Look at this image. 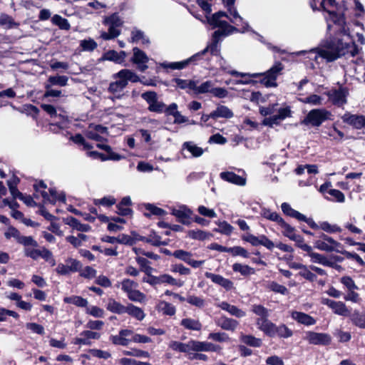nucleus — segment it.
I'll return each instance as SVG.
<instances>
[{
	"mask_svg": "<svg viewBox=\"0 0 365 365\" xmlns=\"http://www.w3.org/2000/svg\"><path fill=\"white\" fill-rule=\"evenodd\" d=\"M103 24L108 26V31L101 32V38L108 41L118 37L120 34L119 28L123 26V21L117 13L104 18Z\"/></svg>",
	"mask_w": 365,
	"mask_h": 365,
	"instance_id": "5",
	"label": "nucleus"
},
{
	"mask_svg": "<svg viewBox=\"0 0 365 365\" xmlns=\"http://www.w3.org/2000/svg\"><path fill=\"white\" fill-rule=\"evenodd\" d=\"M187 150L193 158H199L204 153V150L192 141L185 142L182 145V151Z\"/></svg>",
	"mask_w": 365,
	"mask_h": 365,
	"instance_id": "30",
	"label": "nucleus"
},
{
	"mask_svg": "<svg viewBox=\"0 0 365 365\" xmlns=\"http://www.w3.org/2000/svg\"><path fill=\"white\" fill-rule=\"evenodd\" d=\"M173 255L175 258L185 262L193 268H198L205 263V260H195L192 259V254L191 252L182 250H175L173 253Z\"/></svg>",
	"mask_w": 365,
	"mask_h": 365,
	"instance_id": "17",
	"label": "nucleus"
},
{
	"mask_svg": "<svg viewBox=\"0 0 365 365\" xmlns=\"http://www.w3.org/2000/svg\"><path fill=\"white\" fill-rule=\"evenodd\" d=\"M217 307L222 309L229 312L231 315L237 317H242L245 315V312L242 309H238L234 305H231L226 302H222L217 304Z\"/></svg>",
	"mask_w": 365,
	"mask_h": 365,
	"instance_id": "36",
	"label": "nucleus"
},
{
	"mask_svg": "<svg viewBox=\"0 0 365 365\" xmlns=\"http://www.w3.org/2000/svg\"><path fill=\"white\" fill-rule=\"evenodd\" d=\"M268 288L269 290L275 293H279L283 295L289 294V290L285 286L279 284L274 281H272L269 284Z\"/></svg>",
	"mask_w": 365,
	"mask_h": 365,
	"instance_id": "56",
	"label": "nucleus"
},
{
	"mask_svg": "<svg viewBox=\"0 0 365 365\" xmlns=\"http://www.w3.org/2000/svg\"><path fill=\"white\" fill-rule=\"evenodd\" d=\"M113 77L117 80L110 83L108 91L114 95H119L127 86L128 81L132 83L140 81V77L135 72L127 68L120 70L113 74Z\"/></svg>",
	"mask_w": 365,
	"mask_h": 365,
	"instance_id": "3",
	"label": "nucleus"
},
{
	"mask_svg": "<svg viewBox=\"0 0 365 365\" xmlns=\"http://www.w3.org/2000/svg\"><path fill=\"white\" fill-rule=\"evenodd\" d=\"M284 237H287L292 241L295 242V246L304 252H309L311 250V246L304 243V237L297 235V230L294 227H292L289 223L284 227L281 231Z\"/></svg>",
	"mask_w": 365,
	"mask_h": 365,
	"instance_id": "6",
	"label": "nucleus"
},
{
	"mask_svg": "<svg viewBox=\"0 0 365 365\" xmlns=\"http://www.w3.org/2000/svg\"><path fill=\"white\" fill-rule=\"evenodd\" d=\"M80 46L83 51H93L97 46V43L92 38L84 39L80 41Z\"/></svg>",
	"mask_w": 365,
	"mask_h": 365,
	"instance_id": "58",
	"label": "nucleus"
},
{
	"mask_svg": "<svg viewBox=\"0 0 365 365\" xmlns=\"http://www.w3.org/2000/svg\"><path fill=\"white\" fill-rule=\"evenodd\" d=\"M211 116L213 119L218 118L229 119L234 116V113L228 107L223 105H218L216 109L211 113Z\"/></svg>",
	"mask_w": 365,
	"mask_h": 365,
	"instance_id": "29",
	"label": "nucleus"
},
{
	"mask_svg": "<svg viewBox=\"0 0 365 365\" xmlns=\"http://www.w3.org/2000/svg\"><path fill=\"white\" fill-rule=\"evenodd\" d=\"M142 98L148 104V110L150 112L162 113L165 110V103L159 101L158 94L155 91H147L141 94Z\"/></svg>",
	"mask_w": 365,
	"mask_h": 365,
	"instance_id": "8",
	"label": "nucleus"
},
{
	"mask_svg": "<svg viewBox=\"0 0 365 365\" xmlns=\"http://www.w3.org/2000/svg\"><path fill=\"white\" fill-rule=\"evenodd\" d=\"M222 16H227L230 21V18H233V16L231 15L230 12L229 15H227L225 12L219 11L213 14L212 16L208 19V21L210 24L215 27H218V30H227V31H229V34H232L235 28L228 24L226 21L220 20V18Z\"/></svg>",
	"mask_w": 365,
	"mask_h": 365,
	"instance_id": "12",
	"label": "nucleus"
},
{
	"mask_svg": "<svg viewBox=\"0 0 365 365\" xmlns=\"http://www.w3.org/2000/svg\"><path fill=\"white\" fill-rule=\"evenodd\" d=\"M349 316L354 325L361 329H365V310L362 312L354 310Z\"/></svg>",
	"mask_w": 365,
	"mask_h": 365,
	"instance_id": "33",
	"label": "nucleus"
},
{
	"mask_svg": "<svg viewBox=\"0 0 365 365\" xmlns=\"http://www.w3.org/2000/svg\"><path fill=\"white\" fill-rule=\"evenodd\" d=\"M39 195L43 198L44 202L55 203L56 201H61L64 202L66 201V197L63 194L58 195L56 191L53 189L49 190L48 194L44 190L39 189L38 192L34 194L36 197H38Z\"/></svg>",
	"mask_w": 365,
	"mask_h": 365,
	"instance_id": "21",
	"label": "nucleus"
},
{
	"mask_svg": "<svg viewBox=\"0 0 365 365\" xmlns=\"http://www.w3.org/2000/svg\"><path fill=\"white\" fill-rule=\"evenodd\" d=\"M329 101L332 105L341 108L347 103V96L349 91L346 87H339V88H332L325 93Z\"/></svg>",
	"mask_w": 365,
	"mask_h": 365,
	"instance_id": "7",
	"label": "nucleus"
},
{
	"mask_svg": "<svg viewBox=\"0 0 365 365\" xmlns=\"http://www.w3.org/2000/svg\"><path fill=\"white\" fill-rule=\"evenodd\" d=\"M88 156L93 158H99L102 161H106V160H114V161H118L123 158V157L118 153H110L107 155H105L104 154H102L101 153H98L97 151H90L87 153Z\"/></svg>",
	"mask_w": 365,
	"mask_h": 365,
	"instance_id": "34",
	"label": "nucleus"
},
{
	"mask_svg": "<svg viewBox=\"0 0 365 365\" xmlns=\"http://www.w3.org/2000/svg\"><path fill=\"white\" fill-rule=\"evenodd\" d=\"M321 303L331 309L332 312L336 314L348 317L350 314L349 310L343 302H336L328 298H322Z\"/></svg>",
	"mask_w": 365,
	"mask_h": 365,
	"instance_id": "13",
	"label": "nucleus"
},
{
	"mask_svg": "<svg viewBox=\"0 0 365 365\" xmlns=\"http://www.w3.org/2000/svg\"><path fill=\"white\" fill-rule=\"evenodd\" d=\"M174 81L177 86L181 89L189 88L195 91L196 81L191 80H183L180 78H175Z\"/></svg>",
	"mask_w": 365,
	"mask_h": 365,
	"instance_id": "57",
	"label": "nucleus"
},
{
	"mask_svg": "<svg viewBox=\"0 0 365 365\" xmlns=\"http://www.w3.org/2000/svg\"><path fill=\"white\" fill-rule=\"evenodd\" d=\"M131 41L133 43H141L143 45L150 43V40L144 32L136 28L133 29L131 31Z\"/></svg>",
	"mask_w": 365,
	"mask_h": 365,
	"instance_id": "40",
	"label": "nucleus"
},
{
	"mask_svg": "<svg viewBox=\"0 0 365 365\" xmlns=\"http://www.w3.org/2000/svg\"><path fill=\"white\" fill-rule=\"evenodd\" d=\"M217 324L222 329L227 331H234L237 328L238 322L232 319L222 317L219 319Z\"/></svg>",
	"mask_w": 365,
	"mask_h": 365,
	"instance_id": "44",
	"label": "nucleus"
},
{
	"mask_svg": "<svg viewBox=\"0 0 365 365\" xmlns=\"http://www.w3.org/2000/svg\"><path fill=\"white\" fill-rule=\"evenodd\" d=\"M220 66L228 73L238 78L232 81L234 84H249L251 82V75L249 73H241L235 70H228V68L223 66L222 63H220Z\"/></svg>",
	"mask_w": 365,
	"mask_h": 365,
	"instance_id": "23",
	"label": "nucleus"
},
{
	"mask_svg": "<svg viewBox=\"0 0 365 365\" xmlns=\"http://www.w3.org/2000/svg\"><path fill=\"white\" fill-rule=\"evenodd\" d=\"M169 347L173 351L186 353L190 351V341L187 343H182L177 341H171Z\"/></svg>",
	"mask_w": 365,
	"mask_h": 365,
	"instance_id": "47",
	"label": "nucleus"
},
{
	"mask_svg": "<svg viewBox=\"0 0 365 365\" xmlns=\"http://www.w3.org/2000/svg\"><path fill=\"white\" fill-rule=\"evenodd\" d=\"M306 339L310 344L327 346L331 342V337L327 333H318L309 331L307 332Z\"/></svg>",
	"mask_w": 365,
	"mask_h": 365,
	"instance_id": "14",
	"label": "nucleus"
},
{
	"mask_svg": "<svg viewBox=\"0 0 365 365\" xmlns=\"http://www.w3.org/2000/svg\"><path fill=\"white\" fill-rule=\"evenodd\" d=\"M307 254L311 257V262L314 263H318L324 266H332L331 260L327 259V258L323 255L313 252L312 247L311 250L309 252H307Z\"/></svg>",
	"mask_w": 365,
	"mask_h": 365,
	"instance_id": "37",
	"label": "nucleus"
},
{
	"mask_svg": "<svg viewBox=\"0 0 365 365\" xmlns=\"http://www.w3.org/2000/svg\"><path fill=\"white\" fill-rule=\"evenodd\" d=\"M221 347L208 341H200L197 340H190V351L195 352L200 351H213L219 352Z\"/></svg>",
	"mask_w": 365,
	"mask_h": 365,
	"instance_id": "15",
	"label": "nucleus"
},
{
	"mask_svg": "<svg viewBox=\"0 0 365 365\" xmlns=\"http://www.w3.org/2000/svg\"><path fill=\"white\" fill-rule=\"evenodd\" d=\"M157 308L165 315L173 316L175 314V307L171 304L161 301L158 303Z\"/></svg>",
	"mask_w": 365,
	"mask_h": 365,
	"instance_id": "51",
	"label": "nucleus"
},
{
	"mask_svg": "<svg viewBox=\"0 0 365 365\" xmlns=\"http://www.w3.org/2000/svg\"><path fill=\"white\" fill-rule=\"evenodd\" d=\"M68 80V77L65 76H50L48 79L49 83L48 84L51 86L54 85L65 86L67 85Z\"/></svg>",
	"mask_w": 365,
	"mask_h": 365,
	"instance_id": "55",
	"label": "nucleus"
},
{
	"mask_svg": "<svg viewBox=\"0 0 365 365\" xmlns=\"http://www.w3.org/2000/svg\"><path fill=\"white\" fill-rule=\"evenodd\" d=\"M220 178L227 182L237 185H245L246 179L243 177L236 175L232 172H222L220 173Z\"/></svg>",
	"mask_w": 365,
	"mask_h": 365,
	"instance_id": "28",
	"label": "nucleus"
},
{
	"mask_svg": "<svg viewBox=\"0 0 365 365\" xmlns=\"http://www.w3.org/2000/svg\"><path fill=\"white\" fill-rule=\"evenodd\" d=\"M281 209H282L283 214L285 216L294 218V219L297 220L298 221L299 220V219L302 216V213L299 212V211L293 209L288 202L282 203Z\"/></svg>",
	"mask_w": 365,
	"mask_h": 365,
	"instance_id": "45",
	"label": "nucleus"
},
{
	"mask_svg": "<svg viewBox=\"0 0 365 365\" xmlns=\"http://www.w3.org/2000/svg\"><path fill=\"white\" fill-rule=\"evenodd\" d=\"M180 325L185 329L192 331H200L202 329V324L198 319L192 318H185L180 322Z\"/></svg>",
	"mask_w": 365,
	"mask_h": 365,
	"instance_id": "39",
	"label": "nucleus"
},
{
	"mask_svg": "<svg viewBox=\"0 0 365 365\" xmlns=\"http://www.w3.org/2000/svg\"><path fill=\"white\" fill-rule=\"evenodd\" d=\"M66 225H70L74 229L81 232H88L91 230V226L87 224H81L77 219L73 217H68L64 219Z\"/></svg>",
	"mask_w": 365,
	"mask_h": 365,
	"instance_id": "41",
	"label": "nucleus"
},
{
	"mask_svg": "<svg viewBox=\"0 0 365 365\" xmlns=\"http://www.w3.org/2000/svg\"><path fill=\"white\" fill-rule=\"evenodd\" d=\"M292 317L296 320L298 323L306 325V326H311L316 324V319L310 316L308 314L302 312H297L294 311L292 313Z\"/></svg>",
	"mask_w": 365,
	"mask_h": 365,
	"instance_id": "26",
	"label": "nucleus"
},
{
	"mask_svg": "<svg viewBox=\"0 0 365 365\" xmlns=\"http://www.w3.org/2000/svg\"><path fill=\"white\" fill-rule=\"evenodd\" d=\"M173 255L175 258L185 262L193 268H198L205 263V260H195L192 259V254L191 252L182 250H175L173 253Z\"/></svg>",
	"mask_w": 365,
	"mask_h": 365,
	"instance_id": "16",
	"label": "nucleus"
},
{
	"mask_svg": "<svg viewBox=\"0 0 365 365\" xmlns=\"http://www.w3.org/2000/svg\"><path fill=\"white\" fill-rule=\"evenodd\" d=\"M235 0H223L225 6L227 8L228 12L233 16V18H230L231 22L236 26H240L242 23V18L238 14L237 10L234 7V3Z\"/></svg>",
	"mask_w": 365,
	"mask_h": 365,
	"instance_id": "32",
	"label": "nucleus"
},
{
	"mask_svg": "<svg viewBox=\"0 0 365 365\" xmlns=\"http://www.w3.org/2000/svg\"><path fill=\"white\" fill-rule=\"evenodd\" d=\"M51 22L54 25L58 26L60 29L68 31L71 29V25L68 21L66 19L63 18L60 15H53L51 18Z\"/></svg>",
	"mask_w": 365,
	"mask_h": 365,
	"instance_id": "50",
	"label": "nucleus"
},
{
	"mask_svg": "<svg viewBox=\"0 0 365 365\" xmlns=\"http://www.w3.org/2000/svg\"><path fill=\"white\" fill-rule=\"evenodd\" d=\"M19 243L25 246V247H37L38 243L36 240H34L32 237L30 236H20L19 240L18 241Z\"/></svg>",
	"mask_w": 365,
	"mask_h": 365,
	"instance_id": "64",
	"label": "nucleus"
},
{
	"mask_svg": "<svg viewBox=\"0 0 365 365\" xmlns=\"http://www.w3.org/2000/svg\"><path fill=\"white\" fill-rule=\"evenodd\" d=\"M217 225L218 228L216 229V231L223 235H230L234 230L233 227L226 221L219 222Z\"/></svg>",
	"mask_w": 365,
	"mask_h": 365,
	"instance_id": "59",
	"label": "nucleus"
},
{
	"mask_svg": "<svg viewBox=\"0 0 365 365\" xmlns=\"http://www.w3.org/2000/svg\"><path fill=\"white\" fill-rule=\"evenodd\" d=\"M125 313L135 317L136 319L139 321H142L145 317V314L143 309L140 307L133 305V304H129L128 306H126Z\"/></svg>",
	"mask_w": 365,
	"mask_h": 365,
	"instance_id": "43",
	"label": "nucleus"
},
{
	"mask_svg": "<svg viewBox=\"0 0 365 365\" xmlns=\"http://www.w3.org/2000/svg\"><path fill=\"white\" fill-rule=\"evenodd\" d=\"M319 229L324 230L327 233H336L340 232L341 229L336 225H331L327 221H324L319 223Z\"/></svg>",
	"mask_w": 365,
	"mask_h": 365,
	"instance_id": "54",
	"label": "nucleus"
},
{
	"mask_svg": "<svg viewBox=\"0 0 365 365\" xmlns=\"http://www.w3.org/2000/svg\"><path fill=\"white\" fill-rule=\"evenodd\" d=\"M160 284H168L181 287L184 285V282L178 280L168 274H163L159 275Z\"/></svg>",
	"mask_w": 365,
	"mask_h": 365,
	"instance_id": "42",
	"label": "nucleus"
},
{
	"mask_svg": "<svg viewBox=\"0 0 365 365\" xmlns=\"http://www.w3.org/2000/svg\"><path fill=\"white\" fill-rule=\"evenodd\" d=\"M133 55L131 58V61L137 65L139 71L142 72L145 71L148 68L147 65V63L149 61L148 56L144 51L138 47H134L133 48Z\"/></svg>",
	"mask_w": 365,
	"mask_h": 365,
	"instance_id": "18",
	"label": "nucleus"
},
{
	"mask_svg": "<svg viewBox=\"0 0 365 365\" xmlns=\"http://www.w3.org/2000/svg\"><path fill=\"white\" fill-rule=\"evenodd\" d=\"M262 331L269 337L277 336L280 338H289L293 334L292 331L285 324H281L277 327L272 322L268 323L267 326L264 327Z\"/></svg>",
	"mask_w": 365,
	"mask_h": 365,
	"instance_id": "9",
	"label": "nucleus"
},
{
	"mask_svg": "<svg viewBox=\"0 0 365 365\" xmlns=\"http://www.w3.org/2000/svg\"><path fill=\"white\" fill-rule=\"evenodd\" d=\"M298 275L304 278L310 282H314L317 280V276L316 274L313 273L311 270L309 269L307 266H306L303 270L299 272Z\"/></svg>",
	"mask_w": 365,
	"mask_h": 365,
	"instance_id": "62",
	"label": "nucleus"
},
{
	"mask_svg": "<svg viewBox=\"0 0 365 365\" xmlns=\"http://www.w3.org/2000/svg\"><path fill=\"white\" fill-rule=\"evenodd\" d=\"M262 245L269 250H272L274 247V242L264 235L256 237L252 235V247Z\"/></svg>",
	"mask_w": 365,
	"mask_h": 365,
	"instance_id": "35",
	"label": "nucleus"
},
{
	"mask_svg": "<svg viewBox=\"0 0 365 365\" xmlns=\"http://www.w3.org/2000/svg\"><path fill=\"white\" fill-rule=\"evenodd\" d=\"M63 301L66 303L73 304L80 307H86L88 305L87 299L79 296L67 297L64 298Z\"/></svg>",
	"mask_w": 365,
	"mask_h": 365,
	"instance_id": "53",
	"label": "nucleus"
},
{
	"mask_svg": "<svg viewBox=\"0 0 365 365\" xmlns=\"http://www.w3.org/2000/svg\"><path fill=\"white\" fill-rule=\"evenodd\" d=\"M284 66L280 61H276L274 65L264 73H252V86L260 83L266 88L277 87V77L282 74Z\"/></svg>",
	"mask_w": 365,
	"mask_h": 365,
	"instance_id": "2",
	"label": "nucleus"
},
{
	"mask_svg": "<svg viewBox=\"0 0 365 365\" xmlns=\"http://www.w3.org/2000/svg\"><path fill=\"white\" fill-rule=\"evenodd\" d=\"M126 53L123 51L117 52L114 50L109 51L103 56V58L107 61H113L115 63H123L126 58Z\"/></svg>",
	"mask_w": 365,
	"mask_h": 365,
	"instance_id": "31",
	"label": "nucleus"
},
{
	"mask_svg": "<svg viewBox=\"0 0 365 365\" xmlns=\"http://www.w3.org/2000/svg\"><path fill=\"white\" fill-rule=\"evenodd\" d=\"M314 247L327 252L334 251L336 252L340 253L341 252V250H340L339 249H336L335 245L327 243L324 241H322V240H315L314 242Z\"/></svg>",
	"mask_w": 365,
	"mask_h": 365,
	"instance_id": "46",
	"label": "nucleus"
},
{
	"mask_svg": "<svg viewBox=\"0 0 365 365\" xmlns=\"http://www.w3.org/2000/svg\"><path fill=\"white\" fill-rule=\"evenodd\" d=\"M127 297L130 301L140 303L144 302L146 299L145 294L137 289L132 292Z\"/></svg>",
	"mask_w": 365,
	"mask_h": 365,
	"instance_id": "61",
	"label": "nucleus"
},
{
	"mask_svg": "<svg viewBox=\"0 0 365 365\" xmlns=\"http://www.w3.org/2000/svg\"><path fill=\"white\" fill-rule=\"evenodd\" d=\"M106 309L110 312L122 314L125 313L126 306L110 298L108 301Z\"/></svg>",
	"mask_w": 365,
	"mask_h": 365,
	"instance_id": "38",
	"label": "nucleus"
},
{
	"mask_svg": "<svg viewBox=\"0 0 365 365\" xmlns=\"http://www.w3.org/2000/svg\"><path fill=\"white\" fill-rule=\"evenodd\" d=\"M121 289L126 293L127 296L136 289L138 287L137 282L130 279H124L121 282Z\"/></svg>",
	"mask_w": 365,
	"mask_h": 365,
	"instance_id": "52",
	"label": "nucleus"
},
{
	"mask_svg": "<svg viewBox=\"0 0 365 365\" xmlns=\"http://www.w3.org/2000/svg\"><path fill=\"white\" fill-rule=\"evenodd\" d=\"M343 123L348 124L353 128L361 130L365 127V115L361 114H352L346 111L341 117Z\"/></svg>",
	"mask_w": 365,
	"mask_h": 365,
	"instance_id": "11",
	"label": "nucleus"
},
{
	"mask_svg": "<svg viewBox=\"0 0 365 365\" xmlns=\"http://www.w3.org/2000/svg\"><path fill=\"white\" fill-rule=\"evenodd\" d=\"M215 86L214 82L212 81H207L202 83L200 86H197V83H195V93L196 94H202L206 93H211Z\"/></svg>",
	"mask_w": 365,
	"mask_h": 365,
	"instance_id": "48",
	"label": "nucleus"
},
{
	"mask_svg": "<svg viewBox=\"0 0 365 365\" xmlns=\"http://www.w3.org/2000/svg\"><path fill=\"white\" fill-rule=\"evenodd\" d=\"M144 242L153 246L159 247L160 245H168L169 241H162L161 237L159 235H158L155 232H152L148 237H145Z\"/></svg>",
	"mask_w": 365,
	"mask_h": 365,
	"instance_id": "49",
	"label": "nucleus"
},
{
	"mask_svg": "<svg viewBox=\"0 0 365 365\" xmlns=\"http://www.w3.org/2000/svg\"><path fill=\"white\" fill-rule=\"evenodd\" d=\"M320 6L322 11L329 14V20L339 26L338 30L324 42L322 47L318 51L320 57L328 62H332L346 54L351 38L348 32L349 29H346L345 14L327 9L325 6V0L321 1Z\"/></svg>",
	"mask_w": 365,
	"mask_h": 365,
	"instance_id": "1",
	"label": "nucleus"
},
{
	"mask_svg": "<svg viewBox=\"0 0 365 365\" xmlns=\"http://www.w3.org/2000/svg\"><path fill=\"white\" fill-rule=\"evenodd\" d=\"M186 301L191 305H193L198 308H202L205 306V300L195 295H189L186 298Z\"/></svg>",
	"mask_w": 365,
	"mask_h": 365,
	"instance_id": "63",
	"label": "nucleus"
},
{
	"mask_svg": "<svg viewBox=\"0 0 365 365\" xmlns=\"http://www.w3.org/2000/svg\"><path fill=\"white\" fill-rule=\"evenodd\" d=\"M171 272L173 273H178L180 275H190L191 274V270L185 267L182 264H175L171 265Z\"/></svg>",
	"mask_w": 365,
	"mask_h": 365,
	"instance_id": "60",
	"label": "nucleus"
},
{
	"mask_svg": "<svg viewBox=\"0 0 365 365\" xmlns=\"http://www.w3.org/2000/svg\"><path fill=\"white\" fill-rule=\"evenodd\" d=\"M331 112L326 108H314L309 111L301 123L312 127H319L327 120H331Z\"/></svg>",
	"mask_w": 365,
	"mask_h": 365,
	"instance_id": "4",
	"label": "nucleus"
},
{
	"mask_svg": "<svg viewBox=\"0 0 365 365\" xmlns=\"http://www.w3.org/2000/svg\"><path fill=\"white\" fill-rule=\"evenodd\" d=\"M205 275L207 278L210 279L212 282L219 284L227 290H230L233 287V283L221 275L211 272H205Z\"/></svg>",
	"mask_w": 365,
	"mask_h": 365,
	"instance_id": "24",
	"label": "nucleus"
},
{
	"mask_svg": "<svg viewBox=\"0 0 365 365\" xmlns=\"http://www.w3.org/2000/svg\"><path fill=\"white\" fill-rule=\"evenodd\" d=\"M200 58V54H195L190 58L180 61V62H174V63H162L160 66L163 68H169L171 69H182L186 67L190 63L197 61Z\"/></svg>",
	"mask_w": 365,
	"mask_h": 365,
	"instance_id": "27",
	"label": "nucleus"
},
{
	"mask_svg": "<svg viewBox=\"0 0 365 365\" xmlns=\"http://www.w3.org/2000/svg\"><path fill=\"white\" fill-rule=\"evenodd\" d=\"M252 312L258 315L259 317L257 319L256 324L259 329L262 331L268 323L271 321L268 319V309L262 305L252 306Z\"/></svg>",
	"mask_w": 365,
	"mask_h": 365,
	"instance_id": "19",
	"label": "nucleus"
},
{
	"mask_svg": "<svg viewBox=\"0 0 365 365\" xmlns=\"http://www.w3.org/2000/svg\"><path fill=\"white\" fill-rule=\"evenodd\" d=\"M132 334L133 331L131 329H121L118 334L110 336V340L115 345L126 346L130 343V336Z\"/></svg>",
	"mask_w": 365,
	"mask_h": 365,
	"instance_id": "20",
	"label": "nucleus"
},
{
	"mask_svg": "<svg viewBox=\"0 0 365 365\" xmlns=\"http://www.w3.org/2000/svg\"><path fill=\"white\" fill-rule=\"evenodd\" d=\"M171 213L178 218L179 222L188 224L192 212L185 206H180L178 208H173Z\"/></svg>",
	"mask_w": 365,
	"mask_h": 365,
	"instance_id": "25",
	"label": "nucleus"
},
{
	"mask_svg": "<svg viewBox=\"0 0 365 365\" xmlns=\"http://www.w3.org/2000/svg\"><path fill=\"white\" fill-rule=\"evenodd\" d=\"M229 34V31H227V30L215 31L212 35V42L208 44L204 50L201 52L197 53L196 54H200V58L208 51H210L212 55H217L220 52L218 43L220 40V37L226 36Z\"/></svg>",
	"mask_w": 365,
	"mask_h": 365,
	"instance_id": "10",
	"label": "nucleus"
},
{
	"mask_svg": "<svg viewBox=\"0 0 365 365\" xmlns=\"http://www.w3.org/2000/svg\"><path fill=\"white\" fill-rule=\"evenodd\" d=\"M261 215L264 218L276 222L281 229V231L288 224L279 213L277 212H272L269 209H262Z\"/></svg>",
	"mask_w": 365,
	"mask_h": 365,
	"instance_id": "22",
	"label": "nucleus"
}]
</instances>
